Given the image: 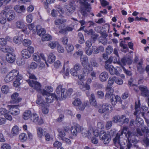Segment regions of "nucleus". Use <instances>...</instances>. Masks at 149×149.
I'll return each mask as SVG.
<instances>
[{"instance_id":"1","label":"nucleus","mask_w":149,"mask_h":149,"mask_svg":"<svg viewBox=\"0 0 149 149\" xmlns=\"http://www.w3.org/2000/svg\"><path fill=\"white\" fill-rule=\"evenodd\" d=\"M135 111L134 113V115L136 116V118L135 123L136 126L141 127V126L143 124V121L139 117L140 115L143 117L144 116V112L141 111L140 109V104L139 101H138V103H135Z\"/></svg>"},{"instance_id":"2","label":"nucleus","mask_w":149,"mask_h":149,"mask_svg":"<svg viewBox=\"0 0 149 149\" xmlns=\"http://www.w3.org/2000/svg\"><path fill=\"white\" fill-rule=\"evenodd\" d=\"M106 93L105 95L106 99H110L111 104L113 105H116L117 102L120 100V97L118 96H115L113 94V90L111 88L107 86L106 89Z\"/></svg>"},{"instance_id":"3","label":"nucleus","mask_w":149,"mask_h":149,"mask_svg":"<svg viewBox=\"0 0 149 149\" xmlns=\"http://www.w3.org/2000/svg\"><path fill=\"white\" fill-rule=\"evenodd\" d=\"M23 77L21 74H19V71L16 69H13L7 74L4 79L6 83L9 82L15 79H22Z\"/></svg>"},{"instance_id":"4","label":"nucleus","mask_w":149,"mask_h":149,"mask_svg":"<svg viewBox=\"0 0 149 149\" xmlns=\"http://www.w3.org/2000/svg\"><path fill=\"white\" fill-rule=\"evenodd\" d=\"M73 92V90L70 88L68 91L64 88H62V86L60 85L56 89V92L58 94H59L58 97L61 100L65 99L68 95H70Z\"/></svg>"},{"instance_id":"5","label":"nucleus","mask_w":149,"mask_h":149,"mask_svg":"<svg viewBox=\"0 0 149 149\" xmlns=\"http://www.w3.org/2000/svg\"><path fill=\"white\" fill-rule=\"evenodd\" d=\"M37 91L39 93H41L43 96H47L45 99L46 101L48 102L52 103V102L53 100L54 99L61 100V99H59L58 97L59 96V94H57V95L56 96L55 94H51L45 90L41 89V88L39 91Z\"/></svg>"},{"instance_id":"6","label":"nucleus","mask_w":149,"mask_h":149,"mask_svg":"<svg viewBox=\"0 0 149 149\" xmlns=\"http://www.w3.org/2000/svg\"><path fill=\"white\" fill-rule=\"evenodd\" d=\"M128 130V127H124L123 129L120 130L118 132L113 139V142L116 145V146H120V149H124V147L122 146V144L120 143V136L122 135L123 133L125 134L126 132H127Z\"/></svg>"},{"instance_id":"7","label":"nucleus","mask_w":149,"mask_h":149,"mask_svg":"<svg viewBox=\"0 0 149 149\" xmlns=\"http://www.w3.org/2000/svg\"><path fill=\"white\" fill-rule=\"evenodd\" d=\"M29 78L27 81L29 86L37 91H39L41 88V86L40 83L35 80L37 78L35 75L32 74H29Z\"/></svg>"},{"instance_id":"8","label":"nucleus","mask_w":149,"mask_h":149,"mask_svg":"<svg viewBox=\"0 0 149 149\" xmlns=\"http://www.w3.org/2000/svg\"><path fill=\"white\" fill-rule=\"evenodd\" d=\"M99 138L100 139L103 141L104 144H108L111 141V136L108 134H107L104 130H101L100 132Z\"/></svg>"},{"instance_id":"9","label":"nucleus","mask_w":149,"mask_h":149,"mask_svg":"<svg viewBox=\"0 0 149 149\" xmlns=\"http://www.w3.org/2000/svg\"><path fill=\"white\" fill-rule=\"evenodd\" d=\"M112 109V107L110 104L105 103L102 104V107L99 108L98 111L101 113L105 112L108 113L111 112Z\"/></svg>"},{"instance_id":"10","label":"nucleus","mask_w":149,"mask_h":149,"mask_svg":"<svg viewBox=\"0 0 149 149\" xmlns=\"http://www.w3.org/2000/svg\"><path fill=\"white\" fill-rule=\"evenodd\" d=\"M136 135L135 133H133L130 131H127V133H126L125 136L127 138V141L130 144L131 143H137L138 141L135 138Z\"/></svg>"},{"instance_id":"11","label":"nucleus","mask_w":149,"mask_h":149,"mask_svg":"<svg viewBox=\"0 0 149 149\" xmlns=\"http://www.w3.org/2000/svg\"><path fill=\"white\" fill-rule=\"evenodd\" d=\"M129 119L128 118H126L125 116L122 115L121 116L116 115L113 118V121L115 123L122 122L123 123H127Z\"/></svg>"},{"instance_id":"12","label":"nucleus","mask_w":149,"mask_h":149,"mask_svg":"<svg viewBox=\"0 0 149 149\" xmlns=\"http://www.w3.org/2000/svg\"><path fill=\"white\" fill-rule=\"evenodd\" d=\"M32 57L33 60L37 62H40L41 61V60H42L45 62L46 64H47L46 57L43 53H35L33 54Z\"/></svg>"},{"instance_id":"13","label":"nucleus","mask_w":149,"mask_h":149,"mask_svg":"<svg viewBox=\"0 0 149 149\" xmlns=\"http://www.w3.org/2000/svg\"><path fill=\"white\" fill-rule=\"evenodd\" d=\"M18 106L15 105H8V107L9 108V112L13 116H17L19 113V110L18 108Z\"/></svg>"},{"instance_id":"14","label":"nucleus","mask_w":149,"mask_h":149,"mask_svg":"<svg viewBox=\"0 0 149 149\" xmlns=\"http://www.w3.org/2000/svg\"><path fill=\"white\" fill-rule=\"evenodd\" d=\"M88 101L81 104V100L78 98L75 99L72 102V104L74 105L79 106V109L80 110H83L84 109Z\"/></svg>"},{"instance_id":"15","label":"nucleus","mask_w":149,"mask_h":149,"mask_svg":"<svg viewBox=\"0 0 149 149\" xmlns=\"http://www.w3.org/2000/svg\"><path fill=\"white\" fill-rule=\"evenodd\" d=\"M31 120L36 124H42L43 123L42 119L39 118L38 115L35 113H34L31 118Z\"/></svg>"},{"instance_id":"16","label":"nucleus","mask_w":149,"mask_h":149,"mask_svg":"<svg viewBox=\"0 0 149 149\" xmlns=\"http://www.w3.org/2000/svg\"><path fill=\"white\" fill-rule=\"evenodd\" d=\"M16 56L15 54L13 53H8L6 55V59L9 63H12L15 61Z\"/></svg>"},{"instance_id":"17","label":"nucleus","mask_w":149,"mask_h":149,"mask_svg":"<svg viewBox=\"0 0 149 149\" xmlns=\"http://www.w3.org/2000/svg\"><path fill=\"white\" fill-rule=\"evenodd\" d=\"M65 68L66 69L65 71L64 72L63 75L64 78L65 79L68 77L69 74V71L70 69V67L69 65V61H64L63 64V69H65Z\"/></svg>"},{"instance_id":"18","label":"nucleus","mask_w":149,"mask_h":149,"mask_svg":"<svg viewBox=\"0 0 149 149\" xmlns=\"http://www.w3.org/2000/svg\"><path fill=\"white\" fill-rule=\"evenodd\" d=\"M5 16L7 18V21L10 22L14 19L15 17V14L13 10H9L7 12L6 11Z\"/></svg>"},{"instance_id":"19","label":"nucleus","mask_w":149,"mask_h":149,"mask_svg":"<svg viewBox=\"0 0 149 149\" xmlns=\"http://www.w3.org/2000/svg\"><path fill=\"white\" fill-rule=\"evenodd\" d=\"M136 132L139 136H142L143 133H145L147 136H149V129L146 126L141 128V130L139 128L136 130Z\"/></svg>"},{"instance_id":"20","label":"nucleus","mask_w":149,"mask_h":149,"mask_svg":"<svg viewBox=\"0 0 149 149\" xmlns=\"http://www.w3.org/2000/svg\"><path fill=\"white\" fill-rule=\"evenodd\" d=\"M81 129V127L79 125H76L71 127V131L72 135L74 136H76L78 133L80 132Z\"/></svg>"},{"instance_id":"21","label":"nucleus","mask_w":149,"mask_h":149,"mask_svg":"<svg viewBox=\"0 0 149 149\" xmlns=\"http://www.w3.org/2000/svg\"><path fill=\"white\" fill-rule=\"evenodd\" d=\"M19 94L17 93H15L13 94L11 96L12 100L11 102L13 103H16L20 102L22 98L18 97Z\"/></svg>"},{"instance_id":"22","label":"nucleus","mask_w":149,"mask_h":149,"mask_svg":"<svg viewBox=\"0 0 149 149\" xmlns=\"http://www.w3.org/2000/svg\"><path fill=\"white\" fill-rule=\"evenodd\" d=\"M109 77V75L107 72H103L101 73L99 76V79L102 82H104L106 81Z\"/></svg>"},{"instance_id":"23","label":"nucleus","mask_w":149,"mask_h":149,"mask_svg":"<svg viewBox=\"0 0 149 149\" xmlns=\"http://www.w3.org/2000/svg\"><path fill=\"white\" fill-rule=\"evenodd\" d=\"M91 0H86L84 1V2L82 3L83 5L84 6L86 9L85 10L82 9L81 10V13L83 16H85L86 15V10L88 11L87 10V9L90 8V5L88 4L87 1L90 2Z\"/></svg>"},{"instance_id":"24","label":"nucleus","mask_w":149,"mask_h":149,"mask_svg":"<svg viewBox=\"0 0 149 149\" xmlns=\"http://www.w3.org/2000/svg\"><path fill=\"white\" fill-rule=\"evenodd\" d=\"M132 63V60L130 58H123L121 59V63L120 62H118V63L119 64H121V65H125L126 64L128 65L131 64Z\"/></svg>"},{"instance_id":"25","label":"nucleus","mask_w":149,"mask_h":149,"mask_svg":"<svg viewBox=\"0 0 149 149\" xmlns=\"http://www.w3.org/2000/svg\"><path fill=\"white\" fill-rule=\"evenodd\" d=\"M91 129L89 130H86L84 129L82 130V134L83 136L84 137H86L88 139L90 138L91 136Z\"/></svg>"},{"instance_id":"26","label":"nucleus","mask_w":149,"mask_h":149,"mask_svg":"<svg viewBox=\"0 0 149 149\" xmlns=\"http://www.w3.org/2000/svg\"><path fill=\"white\" fill-rule=\"evenodd\" d=\"M139 88L141 91V94L143 96H147L148 95L149 90L147 87L145 86H140Z\"/></svg>"},{"instance_id":"27","label":"nucleus","mask_w":149,"mask_h":149,"mask_svg":"<svg viewBox=\"0 0 149 149\" xmlns=\"http://www.w3.org/2000/svg\"><path fill=\"white\" fill-rule=\"evenodd\" d=\"M6 11L3 10L1 11L0 13V23L2 24H5L6 22V19L5 16Z\"/></svg>"},{"instance_id":"28","label":"nucleus","mask_w":149,"mask_h":149,"mask_svg":"<svg viewBox=\"0 0 149 149\" xmlns=\"http://www.w3.org/2000/svg\"><path fill=\"white\" fill-rule=\"evenodd\" d=\"M21 55L24 59H28L31 56L30 53L28 52V50L26 49H23L21 52Z\"/></svg>"},{"instance_id":"29","label":"nucleus","mask_w":149,"mask_h":149,"mask_svg":"<svg viewBox=\"0 0 149 149\" xmlns=\"http://www.w3.org/2000/svg\"><path fill=\"white\" fill-rule=\"evenodd\" d=\"M36 30L38 35L40 36H42L46 33V31L44 28H41V26L38 25L36 27Z\"/></svg>"},{"instance_id":"30","label":"nucleus","mask_w":149,"mask_h":149,"mask_svg":"<svg viewBox=\"0 0 149 149\" xmlns=\"http://www.w3.org/2000/svg\"><path fill=\"white\" fill-rule=\"evenodd\" d=\"M143 60L140 59L137 64L138 70L141 73L143 72L144 70V68L143 66Z\"/></svg>"},{"instance_id":"31","label":"nucleus","mask_w":149,"mask_h":149,"mask_svg":"<svg viewBox=\"0 0 149 149\" xmlns=\"http://www.w3.org/2000/svg\"><path fill=\"white\" fill-rule=\"evenodd\" d=\"M56 57L52 52L50 53L48 56L47 62L49 63H53L56 59Z\"/></svg>"},{"instance_id":"32","label":"nucleus","mask_w":149,"mask_h":149,"mask_svg":"<svg viewBox=\"0 0 149 149\" xmlns=\"http://www.w3.org/2000/svg\"><path fill=\"white\" fill-rule=\"evenodd\" d=\"M14 9L17 12L20 13L24 12L25 8L24 6H19V5H16L14 7Z\"/></svg>"},{"instance_id":"33","label":"nucleus","mask_w":149,"mask_h":149,"mask_svg":"<svg viewBox=\"0 0 149 149\" xmlns=\"http://www.w3.org/2000/svg\"><path fill=\"white\" fill-rule=\"evenodd\" d=\"M89 102L91 105L95 107L97 106V102L94 94H91V97H89Z\"/></svg>"},{"instance_id":"34","label":"nucleus","mask_w":149,"mask_h":149,"mask_svg":"<svg viewBox=\"0 0 149 149\" xmlns=\"http://www.w3.org/2000/svg\"><path fill=\"white\" fill-rule=\"evenodd\" d=\"M80 61L83 66H86L87 64L88 63V57L86 56H83L82 57H81Z\"/></svg>"},{"instance_id":"35","label":"nucleus","mask_w":149,"mask_h":149,"mask_svg":"<svg viewBox=\"0 0 149 149\" xmlns=\"http://www.w3.org/2000/svg\"><path fill=\"white\" fill-rule=\"evenodd\" d=\"M31 111H25L23 113V118L25 120L29 119L31 116Z\"/></svg>"},{"instance_id":"36","label":"nucleus","mask_w":149,"mask_h":149,"mask_svg":"<svg viewBox=\"0 0 149 149\" xmlns=\"http://www.w3.org/2000/svg\"><path fill=\"white\" fill-rule=\"evenodd\" d=\"M12 48L8 46H1L0 50L2 52L4 53H9V52L12 51Z\"/></svg>"},{"instance_id":"37","label":"nucleus","mask_w":149,"mask_h":149,"mask_svg":"<svg viewBox=\"0 0 149 149\" xmlns=\"http://www.w3.org/2000/svg\"><path fill=\"white\" fill-rule=\"evenodd\" d=\"M79 79L78 81V84L79 85L83 84L84 81L85 80V77L83 74H78L77 76Z\"/></svg>"},{"instance_id":"38","label":"nucleus","mask_w":149,"mask_h":149,"mask_svg":"<svg viewBox=\"0 0 149 149\" xmlns=\"http://www.w3.org/2000/svg\"><path fill=\"white\" fill-rule=\"evenodd\" d=\"M114 57L109 58L108 60L106 61L104 67L106 70H108L111 68V66H113L110 65V64L112 62L113 59H114Z\"/></svg>"},{"instance_id":"39","label":"nucleus","mask_w":149,"mask_h":149,"mask_svg":"<svg viewBox=\"0 0 149 149\" xmlns=\"http://www.w3.org/2000/svg\"><path fill=\"white\" fill-rule=\"evenodd\" d=\"M24 22L23 19L18 21L16 23V26L19 29H22L24 27Z\"/></svg>"},{"instance_id":"40","label":"nucleus","mask_w":149,"mask_h":149,"mask_svg":"<svg viewBox=\"0 0 149 149\" xmlns=\"http://www.w3.org/2000/svg\"><path fill=\"white\" fill-rule=\"evenodd\" d=\"M23 38L22 36H16L13 38V41L16 44H20Z\"/></svg>"},{"instance_id":"41","label":"nucleus","mask_w":149,"mask_h":149,"mask_svg":"<svg viewBox=\"0 0 149 149\" xmlns=\"http://www.w3.org/2000/svg\"><path fill=\"white\" fill-rule=\"evenodd\" d=\"M80 87V89L83 91H85L86 90H89L90 89V86L87 83H86L85 84L83 83V84L81 85Z\"/></svg>"},{"instance_id":"42","label":"nucleus","mask_w":149,"mask_h":149,"mask_svg":"<svg viewBox=\"0 0 149 149\" xmlns=\"http://www.w3.org/2000/svg\"><path fill=\"white\" fill-rule=\"evenodd\" d=\"M36 102L37 104L41 106H42L43 105L45 104V103H46L45 102L41 97H40L39 95H38V99Z\"/></svg>"},{"instance_id":"43","label":"nucleus","mask_w":149,"mask_h":149,"mask_svg":"<svg viewBox=\"0 0 149 149\" xmlns=\"http://www.w3.org/2000/svg\"><path fill=\"white\" fill-rule=\"evenodd\" d=\"M9 89L8 86L6 85L3 86L1 88V92L4 94H7L9 92Z\"/></svg>"},{"instance_id":"44","label":"nucleus","mask_w":149,"mask_h":149,"mask_svg":"<svg viewBox=\"0 0 149 149\" xmlns=\"http://www.w3.org/2000/svg\"><path fill=\"white\" fill-rule=\"evenodd\" d=\"M108 70H109L110 74L111 75H113L115 74L116 75H118L119 74L118 72L113 66H111V68Z\"/></svg>"},{"instance_id":"45","label":"nucleus","mask_w":149,"mask_h":149,"mask_svg":"<svg viewBox=\"0 0 149 149\" xmlns=\"http://www.w3.org/2000/svg\"><path fill=\"white\" fill-rule=\"evenodd\" d=\"M120 46L122 48L121 50L122 52L125 53L128 51V49L127 45L121 42L120 43Z\"/></svg>"},{"instance_id":"46","label":"nucleus","mask_w":149,"mask_h":149,"mask_svg":"<svg viewBox=\"0 0 149 149\" xmlns=\"http://www.w3.org/2000/svg\"><path fill=\"white\" fill-rule=\"evenodd\" d=\"M49 104L47 103H45V104L41 106L42 108V111L43 113L45 114H47L49 112L48 107H49Z\"/></svg>"},{"instance_id":"47","label":"nucleus","mask_w":149,"mask_h":149,"mask_svg":"<svg viewBox=\"0 0 149 149\" xmlns=\"http://www.w3.org/2000/svg\"><path fill=\"white\" fill-rule=\"evenodd\" d=\"M73 29V28L69 26H67L62 29L60 30L59 32L60 33H64L67 31H72Z\"/></svg>"},{"instance_id":"48","label":"nucleus","mask_w":149,"mask_h":149,"mask_svg":"<svg viewBox=\"0 0 149 149\" xmlns=\"http://www.w3.org/2000/svg\"><path fill=\"white\" fill-rule=\"evenodd\" d=\"M78 36L79 43L81 44L84 43L85 42V40L82 33L80 32L78 34Z\"/></svg>"},{"instance_id":"49","label":"nucleus","mask_w":149,"mask_h":149,"mask_svg":"<svg viewBox=\"0 0 149 149\" xmlns=\"http://www.w3.org/2000/svg\"><path fill=\"white\" fill-rule=\"evenodd\" d=\"M59 43L57 41H52L50 42L48 44V45L51 49H54L56 47H57L59 45Z\"/></svg>"},{"instance_id":"50","label":"nucleus","mask_w":149,"mask_h":149,"mask_svg":"<svg viewBox=\"0 0 149 149\" xmlns=\"http://www.w3.org/2000/svg\"><path fill=\"white\" fill-rule=\"evenodd\" d=\"M19 129L17 126H14L12 128L11 131L12 133L14 135L18 134L19 133Z\"/></svg>"},{"instance_id":"51","label":"nucleus","mask_w":149,"mask_h":149,"mask_svg":"<svg viewBox=\"0 0 149 149\" xmlns=\"http://www.w3.org/2000/svg\"><path fill=\"white\" fill-rule=\"evenodd\" d=\"M0 71L2 74H4L8 71L7 68L5 65H4L2 63H1L0 67Z\"/></svg>"},{"instance_id":"52","label":"nucleus","mask_w":149,"mask_h":149,"mask_svg":"<svg viewBox=\"0 0 149 149\" xmlns=\"http://www.w3.org/2000/svg\"><path fill=\"white\" fill-rule=\"evenodd\" d=\"M37 132L38 136L39 138H41L43 136V129L41 127H38L37 129Z\"/></svg>"},{"instance_id":"53","label":"nucleus","mask_w":149,"mask_h":149,"mask_svg":"<svg viewBox=\"0 0 149 149\" xmlns=\"http://www.w3.org/2000/svg\"><path fill=\"white\" fill-rule=\"evenodd\" d=\"M90 64L88 63V65L90 67L92 66L94 67H97L98 66V64L93 59H91L90 61Z\"/></svg>"},{"instance_id":"54","label":"nucleus","mask_w":149,"mask_h":149,"mask_svg":"<svg viewBox=\"0 0 149 149\" xmlns=\"http://www.w3.org/2000/svg\"><path fill=\"white\" fill-rule=\"evenodd\" d=\"M66 20L63 19H57L54 21L55 24L59 25L65 22Z\"/></svg>"},{"instance_id":"55","label":"nucleus","mask_w":149,"mask_h":149,"mask_svg":"<svg viewBox=\"0 0 149 149\" xmlns=\"http://www.w3.org/2000/svg\"><path fill=\"white\" fill-rule=\"evenodd\" d=\"M23 45L25 47H27L30 45L31 44V41L28 39H24L23 42Z\"/></svg>"},{"instance_id":"56","label":"nucleus","mask_w":149,"mask_h":149,"mask_svg":"<svg viewBox=\"0 0 149 149\" xmlns=\"http://www.w3.org/2000/svg\"><path fill=\"white\" fill-rule=\"evenodd\" d=\"M85 67L82 69V72L83 74H88L90 73V71L93 70L92 68H90V67L87 68V67H86V66H84Z\"/></svg>"},{"instance_id":"57","label":"nucleus","mask_w":149,"mask_h":149,"mask_svg":"<svg viewBox=\"0 0 149 149\" xmlns=\"http://www.w3.org/2000/svg\"><path fill=\"white\" fill-rule=\"evenodd\" d=\"M66 49L68 53H70L74 49L73 46L71 44H68L66 46Z\"/></svg>"},{"instance_id":"58","label":"nucleus","mask_w":149,"mask_h":149,"mask_svg":"<svg viewBox=\"0 0 149 149\" xmlns=\"http://www.w3.org/2000/svg\"><path fill=\"white\" fill-rule=\"evenodd\" d=\"M67 11L69 13L73 12L75 10V8L74 6H72V3L70 4L67 8Z\"/></svg>"},{"instance_id":"59","label":"nucleus","mask_w":149,"mask_h":149,"mask_svg":"<svg viewBox=\"0 0 149 149\" xmlns=\"http://www.w3.org/2000/svg\"><path fill=\"white\" fill-rule=\"evenodd\" d=\"M132 81L133 79L132 78H130L128 81V85L130 86H132L133 87V88L137 92L138 91V88L137 86L132 84Z\"/></svg>"},{"instance_id":"60","label":"nucleus","mask_w":149,"mask_h":149,"mask_svg":"<svg viewBox=\"0 0 149 149\" xmlns=\"http://www.w3.org/2000/svg\"><path fill=\"white\" fill-rule=\"evenodd\" d=\"M42 36V40L43 41L49 40L52 39L51 36L48 34L44 35Z\"/></svg>"},{"instance_id":"61","label":"nucleus","mask_w":149,"mask_h":149,"mask_svg":"<svg viewBox=\"0 0 149 149\" xmlns=\"http://www.w3.org/2000/svg\"><path fill=\"white\" fill-rule=\"evenodd\" d=\"M19 138V139L22 141H25L27 139V136L24 133H22L20 134Z\"/></svg>"},{"instance_id":"62","label":"nucleus","mask_w":149,"mask_h":149,"mask_svg":"<svg viewBox=\"0 0 149 149\" xmlns=\"http://www.w3.org/2000/svg\"><path fill=\"white\" fill-rule=\"evenodd\" d=\"M54 65L56 68H60L62 67V64L60 61L57 60L54 62Z\"/></svg>"},{"instance_id":"63","label":"nucleus","mask_w":149,"mask_h":149,"mask_svg":"<svg viewBox=\"0 0 149 149\" xmlns=\"http://www.w3.org/2000/svg\"><path fill=\"white\" fill-rule=\"evenodd\" d=\"M71 74L74 77H77L78 74V72L73 68H72L69 71Z\"/></svg>"},{"instance_id":"64","label":"nucleus","mask_w":149,"mask_h":149,"mask_svg":"<svg viewBox=\"0 0 149 149\" xmlns=\"http://www.w3.org/2000/svg\"><path fill=\"white\" fill-rule=\"evenodd\" d=\"M1 149H11L10 146L7 143H4L1 145Z\"/></svg>"}]
</instances>
